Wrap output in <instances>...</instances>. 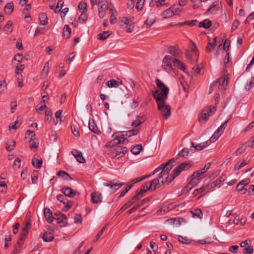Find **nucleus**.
Returning <instances> with one entry per match:
<instances>
[{"instance_id": "1", "label": "nucleus", "mask_w": 254, "mask_h": 254, "mask_svg": "<svg viewBox=\"0 0 254 254\" xmlns=\"http://www.w3.org/2000/svg\"><path fill=\"white\" fill-rule=\"evenodd\" d=\"M155 82L158 88L161 90V92L159 93L158 89L153 91L152 96L153 98L155 100H156L157 97L162 99L166 100L168 98L169 92V88L159 79H156Z\"/></svg>"}, {"instance_id": "2", "label": "nucleus", "mask_w": 254, "mask_h": 254, "mask_svg": "<svg viewBox=\"0 0 254 254\" xmlns=\"http://www.w3.org/2000/svg\"><path fill=\"white\" fill-rule=\"evenodd\" d=\"M156 103L158 109L161 112L165 120L168 119L171 115V106L169 105H165L166 100L160 98L158 97L156 98Z\"/></svg>"}, {"instance_id": "3", "label": "nucleus", "mask_w": 254, "mask_h": 254, "mask_svg": "<svg viewBox=\"0 0 254 254\" xmlns=\"http://www.w3.org/2000/svg\"><path fill=\"white\" fill-rule=\"evenodd\" d=\"M228 80L225 76H223L216 80L214 81L210 85V92L211 93L213 90V87L218 84L219 90L221 92H224L225 90L226 87L227 86Z\"/></svg>"}, {"instance_id": "4", "label": "nucleus", "mask_w": 254, "mask_h": 254, "mask_svg": "<svg viewBox=\"0 0 254 254\" xmlns=\"http://www.w3.org/2000/svg\"><path fill=\"white\" fill-rule=\"evenodd\" d=\"M48 219L49 223L55 220L56 223L59 224L61 227L64 226L67 224V217L65 215L60 213L59 215H57L56 217H53L52 211L49 209Z\"/></svg>"}, {"instance_id": "5", "label": "nucleus", "mask_w": 254, "mask_h": 254, "mask_svg": "<svg viewBox=\"0 0 254 254\" xmlns=\"http://www.w3.org/2000/svg\"><path fill=\"white\" fill-rule=\"evenodd\" d=\"M127 150L126 147L117 146L111 152L112 157L116 159L122 158L127 153Z\"/></svg>"}, {"instance_id": "6", "label": "nucleus", "mask_w": 254, "mask_h": 254, "mask_svg": "<svg viewBox=\"0 0 254 254\" xmlns=\"http://www.w3.org/2000/svg\"><path fill=\"white\" fill-rule=\"evenodd\" d=\"M216 110V106H210L207 109H204L199 118V122H201L202 121L206 122L208 119L209 116L215 112Z\"/></svg>"}, {"instance_id": "7", "label": "nucleus", "mask_w": 254, "mask_h": 254, "mask_svg": "<svg viewBox=\"0 0 254 254\" xmlns=\"http://www.w3.org/2000/svg\"><path fill=\"white\" fill-rule=\"evenodd\" d=\"M174 60L171 56H166L163 60L162 67L166 70H173V72H175V70L173 68V66H174L173 65Z\"/></svg>"}, {"instance_id": "8", "label": "nucleus", "mask_w": 254, "mask_h": 254, "mask_svg": "<svg viewBox=\"0 0 254 254\" xmlns=\"http://www.w3.org/2000/svg\"><path fill=\"white\" fill-rule=\"evenodd\" d=\"M230 119L227 120L223 124H222L215 131L212 136L211 137V142L212 141L214 142L218 139L221 134L223 132L224 129L227 127V124L229 121Z\"/></svg>"}, {"instance_id": "9", "label": "nucleus", "mask_w": 254, "mask_h": 254, "mask_svg": "<svg viewBox=\"0 0 254 254\" xmlns=\"http://www.w3.org/2000/svg\"><path fill=\"white\" fill-rule=\"evenodd\" d=\"M149 190H154L160 188L163 185V181H160L159 178H156L149 182Z\"/></svg>"}, {"instance_id": "10", "label": "nucleus", "mask_w": 254, "mask_h": 254, "mask_svg": "<svg viewBox=\"0 0 254 254\" xmlns=\"http://www.w3.org/2000/svg\"><path fill=\"white\" fill-rule=\"evenodd\" d=\"M104 186L110 188L112 190L111 193H114L116 190L119 189L121 187L125 185L124 183H120L119 181L114 183L111 181L109 183H105L104 184Z\"/></svg>"}, {"instance_id": "11", "label": "nucleus", "mask_w": 254, "mask_h": 254, "mask_svg": "<svg viewBox=\"0 0 254 254\" xmlns=\"http://www.w3.org/2000/svg\"><path fill=\"white\" fill-rule=\"evenodd\" d=\"M204 177V175H201L199 171H197L191 175L190 182L193 184V185L196 186L198 183L199 181Z\"/></svg>"}, {"instance_id": "12", "label": "nucleus", "mask_w": 254, "mask_h": 254, "mask_svg": "<svg viewBox=\"0 0 254 254\" xmlns=\"http://www.w3.org/2000/svg\"><path fill=\"white\" fill-rule=\"evenodd\" d=\"M57 197L58 200L65 204L64 207L63 208L64 211L68 210L71 207V204L72 203V201H67L64 195L59 194L57 195Z\"/></svg>"}, {"instance_id": "13", "label": "nucleus", "mask_w": 254, "mask_h": 254, "mask_svg": "<svg viewBox=\"0 0 254 254\" xmlns=\"http://www.w3.org/2000/svg\"><path fill=\"white\" fill-rule=\"evenodd\" d=\"M91 200L94 203H100L102 201V194L98 192H94L91 194Z\"/></svg>"}, {"instance_id": "14", "label": "nucleus", "mask_w": 254, "mask_h": 254, "mask_svg": "<svg viewBox=\"0 0 254 254\" xmlns=\"http://www.w3.org/2000/svg\"><path fill=\"white\" fill-rule=\"evenodd\" d=\"M62 192L66 196H68L70 198L73 197L77 193V192L69 187L64 188L62 189Z\"/></svg>"}, {"instance_id": "15", "label": "nucleus", "mask_w": 254, "mask_h": 254, "mask_svg": "<svg viewBox=\"0 0 254 254\" xmlns=\"http://www.w3.org/2000/svg\"><path fill=\"white\" fill-rule=\"evenodd\" d=\"M29 143L30 149L34 152L36 151L39 145L38 140L35 137L30 138Z\"/></svg>"}, {"instance_id": "16", "label": "nucleus", "mask_w": 254, "mask_h": 254, "mask_svg": "<svg viewBox=\"0 0 254 254\" xmlns=\"http://www.w3.org/2000/svg\"><path fill=\"white\" fill-rule=\"evenodd\" d=\"M89 128L91 131L97 134H100L101 133L100 130L98 129L97 125H96L94 120L92 121L90 120L89 121Z\"/></svg>"}, {"instance_id": "17", "label": "nucleus", "mask_w": 254, "mask_h": 254, "mask_svg": "<svg viewBox=\"0 0 254 254\" xmlns=\"http://www.w3.org/2000/svg\"><path fill=\"white\" fill-rule=\"evenodd\" d=\"M72 155L76 158L77 161L80 163H83L85 162V160L82 156L81 152L78 150H74L71 152Z\"/></svg>"}, {"instance_id": "18", "label": "nucleus", "mask_w": 254, "mask_h": 254, "mask_svg": "<svg viewBox=\"0 0 254 254\" xmlns=\"http://www.w3.org/2000/svg\"><path fill=\"white\" fill-rule=\"evenodd\" d=\"M125 136H123L122 134L120 136V137L117 140L116 139H114L112 141L109 142L108 144L106 145L107 147H112L114 145H117L118 144H123L126 140V138L124 137Z\"/></svg>"}, {"instance_id": "19", "label": "nucleus", "mask_w": 254, "mask_h": 254, "mask_svg": "<svg viewBox=\"0 0 254 254\" xmlns=\"http://www.w3.org/2000/svg\"><path fill=\"white\" fill-rule=\"evenodd\" d=\"M122 84V81L120 79H117V80L112 79L107 82L106 83L108 87L109 88L115 87L117 88L119 87L120 85Z\"/></svg>"}, {"instance_id": "20", "label": "nucleus", "mask_w": 254, "mask_h": 254, "mask_svg": "<svg viewBox=\"0 0 254 254\" xmlns=\"http://www.w3.org/2000/svg\"><path fill=\"white\" fill-rule=\"evenodd\" d=\"M219 1L218 0H215L214 1L210 6L209 7V8L207 10V12H210L211 14H215L216 13L218 10V8L217 7L218 5H219Z\"/></svg>"}, {"instance_id": "21", "label": "nucleus", "mask_w": 254, "mask_h": 254, "mask_svg": "<svg viewBox=\"0 0 254 254\" xmlns=\"http://www.w3.org/2000/svg\"><path fill=\"white\" fill-rule=\"evenodd\" d=\"M217 43L216 37L214 38L212 41L209 40L207 46L206 48V51L209 52H211L214 51L215 47H216Z\"/></svg>"}, {"instance_id": "22", "label": "nucleus", "mask_w": 254, "mask_h": 254, "mask_svg": "<svg viewBox=\"0 0 254 254\" xmlns=\"http://www.w3.org/2000/svg\"><path fill=\"white\" fill-rule=\"evenodd\" d=\"M181 172V171L180 169L178 167V166L175 168L171 173L168 183H171L177 176L180 174Z\"/></svg>"}, {"instance_id": "23", "label": "nucleus", "mask_w": 254, "mask_h": 254, "mask_svg": "<svg viewBox=\"0 0 254 254\" xmlns=\"http://www.w3.org/2000/svg\"><path fill=\"white\" fill-rule=\"evenodd\" d=\"M211 143V141L207 140L205 142L197 144L195 145L194 147V149H193L194 151H200L204 149V148L206 147L207 146H208Z\"/></svg>"}, {"instance_id": "24", "label": "nucleus", "mask_w": 254, "mask_h": 254, "mask_svg": "<svg viewBox=\"0 0 254 254\" xmlns=\"http://www.w3.org/2000/svg\"><path fill=\"white\" fill-rule=\"evenodd\" d=\"M47 88H48V82H44L43 83V85L42 87V90L43 92L41 93V96L42 98V102L43 103L46 102V100L47 99L48 95H47V93L46 91Z\"/></svg>"}, {"instance_id": "25", "label": "nucleus", "mask_w": 254, "mask_h": 254, "mask_svg": "<svg viewBox=\"0 0 254 254\" xmlns=\"http://www.w3.org/2000/svg\"><path fill=\"white\" fill-rule=\"evenodd\" d=\"M156 19V17L154 15L148 17L144 23L146 28L151 27L155 22Z\"/></svg>"}, {"instance_id": "26", "label": "nucleus", "mask_w": 254, "mask_h": 254, "mask_svg": "<svg viewBox=\"0 0 254 254\" xmlns=\"http://www.w3.org/2000/svg\"><path fill=\"white\" fill-rule=\"evenodd\" d=\"M107 8V5L105 3L100 4L98 6L99 16L100 18H103L106 15V9Z\"/></svg>"}, {"instance_id": "27", "label": "nucleus", "mask_w": 254, "mask_h": 254, "mask_svg": "<svg viewBox=\"0 0 254 254\" xmlns=\"http://www.w3.org/2000/svg\"><path fill=\"white\" fill-rule=\"evenodd\" d=\"M226 176L224 175H222L219 177L216 181L213 182L209 185V189L210 188H213L216 187L217 186L219 185L220 183L224 182L225 180L226 179Z\"/></svg>"}, {"instance_id": "28", "label": "nucleus", "mask_w": 254, "mask_h": 254, "mask_svg": "<svg viewBox=\"0 0 254 254\" xmlns=\"http://www.w3.org/2000/svg\"><path fill=\"white\" fill-rule=\"evenodd\" d=\"M31 225V224L29 221L26 222L22 228V232L20 234V235H22V237L27 236L28 233V229L30 228Z\"/></svg>"}, {"instance_id": "29", "label": "nucleus", "mask_w": 254, "mask_h": 254, "mask_svg": "<svg viewBox=\"0 0 254 254\" xmlns=\"http://www.w3.org/2000/svg\"><path fill=\"white\" fill-rule=\"evenodd\" d=\"M209 190V185H205L199 189L195 190L192 193V196H193V197H194V196H196L198 193H201L204 191H206Z\"/></svg>"}, {"instance_id": "30", "label": "nucleus", "mask_w": 254, "mask_h": 254, "mask_svg": "<svg viewBox=\"0 0 254 254\" xmlns=\"http://www.w3.org/2000/svg\"><path fill=\"white\" fill-rule=\"evenodd\" d=\"M174 6H172L167 9L165 11H164L163 14L164 17L168 18L172 16L173 15H175V11H174Z\"/></svg>"}, {"instance_id": "31", "label": "nucleus", "mask_w": 254, "mask_h": 254, "mask_svg": "<svg viewBox=\"0 0 254 254\" xmlns=\"http://www.w3.org/2000/svg\"><path fill=\"white\" fill-rule=\"evenodd\" d=\"M173 167V164H170L169 166L166 167L163 171H161V173L159 174V177L161 178L162 176L165 177H169V174L170 170L172 169Z\"/></svg>"}, {"instance_id": "32", "label": "nucleus", "mask_w": 254, "mask_h": 254, "mask_svg": "<svg viewBox=\"0 0 254 254\" xmlns=\"http://www.w3.org/2000/svg\"><path fill=\"white\" fill-rule=\"evenodd\" d=\"M250 180L247 179L240 182L236 186V189L238 191L242 190V188H244V187L250 183Z\"/></svg>"}, {"instance_id": "33", "label": "nucleus", "mask_w": 254, "mask_h": 254, "mask_svg": "<svg viewBox=\"0 0 254 254\" xmlns=\"http://www.w3.org/2000/svg\"><path fill=\"white\" fill-rule=\"evenodd\" d=\"M177 166L182 172V171L187 170L189 169L191 167V164L190 162L185 161L184 162L181 163Z\"/></svg>"}, {"instance_id": "34", "label": "nucleus", "mask_w": 254, "mask_h": 254, "mask_svg": "<svg viewBox=\"0 0 254 254\" xmlns=\"http://www.w3.org/2000/svg\"><path fill=\"white\" fill-rule=\"evenodd\" d=\"M145 120L144 116H137L135 121L132 123V126L134 127H137L143 123Z\"/></svg>"}, {"instance_id": "35", "label": "nucleus", "mask_w": 254, "mask_h": 254, "mask_svg": "<svg viewBox=\"0 0 254 254\" xmlns=\"http://www.w3.org/2000/svg\"><path fill=\"white\" fill-rule=\"evenodd\" d=\"M39 19L41 25H45L48 23V16L46 13H42L39 14Z\"/></svg>"}, {"instance_id": "36", "label": "nucleus", "mask_w": 254, "mask_h": 254, "mask_svg": "<svg viewBox=\"0 0 254 254\" xmlns=\"http://www.w3.org/2000/svg\"><path fill=\"white\" fill-rule=\"evenodd\" d=\"M139 132V129L137 128H134L130 130L123 131L122 133L123 136H127L128 137L137 134Z\"/></svg>"}, {"instance_id": "37", "label": "nucleus", "mask_w": 254, "mask_h": 254, "mask_svg": "<svg viewBox=\"0 0 254 254\" xmlns=\"http://www.w3.org/2000/svg\"><path fill=\"white\" fill-rule=\"evenodd\" d=\"M14 4L12 2H9L5 6L4 10L7 14H11L13 11Z\"/></svg>"}, {"instance_id": "38", "label": "nucleus", "mask_w": 254, "mask_h": 254, "mask_svg": "<svg viewBox=\"0 0 254 254\" xmlns=\"http://www.w3.org/2000/svg\"><path fill=\"white\" fill-rule=\"evenodd\" d=\"M173 65L174 66H177L178 68L183 71H185L186 68L185 64L178 59H174L173 61Z\"/></svg>"}, {"instance_id": "39", "label": "nucleus", "mask_w": 254, "mask_h": 254, "mask_svg": "<svg viewBox=\"0 0 254 254\" xmlns=\"http://www.w3.org/2000/svg\"><path fill=\"white\" fill-rule=\"evenodd\" d=\"M15 144V141L14 140H8L5 145V148L7 151L11 152L12 151L14 148Z\"/></svg>"}, {"instance_id": "40", "label": "nucleus", "mask_w": 254, "mask_h": 254, "mask_svg": "<svg viewBox=\"0 0 254 254\" xmlns=\"http://www.w3.org/2000/svg\"><path fill=\"white\" fill-rule=\"evenodd\" d=\"M142 149L143 147L141 145L136 144L131 148V152L132 154L136 155L139 154Z\"/></svg>"}, {"instance_id": "41", "label": "nucleus", "mask_w": 254, "mask_h": 254, "mask_svg": "<svg viewBox=\"0 0 254 254\" xmlns=\"http://www.w3.org/2000/svg\"><path fill=\"white\" fill-rule=\"evenodd\" d=\"M168 52H169L170 54H171L172 55L176 57L178 56L180 53V51L179 50L177 49L175 47H169L167 49Z\"/></svg>"}, {"instance_id": "42", "label": "nucleus", "mask_w": 254, "mask_h": 254, "mask_svg": "<svg viewBox=\"0 0 254 254\" xmlns=\"http://www.w3.org/2000/svg\"><path fill=\"white\" fill-rule=\"evenodd\" d=\"M71 34V28L67 25H65L64 28L63 36L66 38L68 39L70 37Z\"/></svg>"}, {"instance_id": "43", "label": "nucleus", "mask_w": 254, "mask_h": 254, "mask_svg": "<svg viewBox=\"0 0 254 254\" xmlns=\"http://www.w3.org/2000/svg\"><path fill=\"white\" fill-rule=\"evenodd\" d=\"M212 25L211 21L208 19H205L199 24V27H203L205 29L209 28Z\"/></svg>"}, {"instance_id": "44", "label": "nucleus", "mask_w": 254, "mask_h": 254, "mask_svg": "<svg viewBox=\"0 0 254 254\" xmlns=\"http://www.w3.org/2000/svg\"><path fill=\"white\" fill-rule=\"evenodd\" d=\"M42 162V160L41 159H36L34 158L32 160V165L37 169L41 168Z\"/></svg>"}, {"instance_id": "45", "label": "nucleus", "mask_w": 254, "mask_h": 254, "mask_svg": "<svg viewBox=\"0 0 254 254\" xmlns=\"http://www.w3.org/2000/svg\"><path fill=\"white\" fill-rule=\"evenodd\" d=\"M112 33L110 31H104L102 33H99L97 35L98 39L99 40H105L108 38Z\"/></svg>"}, {"instance_id": "46", "label": "nucleus", "mask_w": 254, "mask_h": 254, "mask_svg": "<svg viewBox=\"0 0 254 254\" xmlns=\"http://www.w3.org/2000/svg\"><path fill=\"white\" fill-rule=\"evenodd\" d=\"M149 186V182H146L144 183L142 186L141 189L139 190V191H138V192L142 196H143V194L145 192H146L147 190H148Z\"/></svg>"}, {"instance_id": "47", "label": "nucleus", "mask_w": 254, "mask_h": 254, "mask_svg": "<svg viewBox=\"0 0 254 254\" xmlns=\"http://www.w3.org/2000/svg\"><path fill=\"white\" fill-rule=\"evenodd\" d=\"M166 0H151L150 5L152 6L156 5L157 7L163 6L165 3H164Z\"/></svg>"}, {"instance_id": "48", "label": "nucleus", "mask_w": 254, "mask_h": 254, "mask_svg": "<svg viewBox=\"0 0 254 254\" xmlns=\"http://www.w3.org/2000/svg\"><path fill=\"white\" fill-rule=\"evenodd\" d=\"M19 118L20 117H18L17 120L14 122V123L9 126V129L11 128L16 129L20 126L21 124V122L20 121V120H19Z\"/></svg>"}, {"instance_id": "49", "label": "nucleus", "mask_w": 254, "mask_h": 254, "mask_svg": "<svg viewBox=\"0 0 254 254\" xmlns=\"http://www.w3.org/2000/svg\"><path fill=\"white\" fill-rule=\"evenodd\" d=\"M45 103H43L42 101L40 104H39L37 105L36 110L37 113H41L42 111H43L46 108L47 106L45 104Z\"/></svg>"}, {"instance_id": "50", "label": "nucleus", "mask_w": 254, "mask_h": 254, "mask_svg": "<svg viewBox=\"0 0 254 254\" xmlns=\"http://www.w3.org/2000/svg\"><path fill=\"white\" fill-rule=\"evenodd\" d=\"M63 111L60 110L58 111L56 114H55V117H56V120L54 119L53 122L54 123V124L56 125L59 121H61V117H62V114Z\"/></svg>"}, {"instance_id": "51", "label": "nucleus", "mask_w": 254, "mask_h": 254, "mask_svg": "<svg viewBox=\"0 0 254 254\" xmlns=\"http://www.w3.org/2000/svg\"><path fill=\"white\" fill-rule=\"evenodd\" d=\"M189 149L187 148H183L181 151H180L178 153V155L180 157H184L187 158L189 156Z\"/></svg>"}, {"instance_id": "52", "label": "nucleus", "mask_w": 254, "mask_h": 254, "mask_svg": "<svg viewBox=\"0 0 254 254\" xmlns=\"http://www.w3.org/2000/svg\"><path fill=\"white\" fill-rule=\"evenodd\" d=\"M12 22L11 21H8L4 27L5 31L6 34L10 33L12 31Z\"/></svg>"}, {"instance_id": "53", "label": "nucleus", "mask_w": 254, "mask_h": 254, "mask_svg": "<svg viewBox=\"0 0 254 254\" xmlns=\"http://www.w3.org/2000/svg\"><path fill=\"white\" fill-rule=\"evenodd\" d=\"M175 160L174 158H172L169 160L167 163H163L158 167H160V170H162V171H163V170L165 169L166 167L169 166L171 164L175 163Z\"/></svg>"}, {"instance_id": "54", "label": "nucleus", "mask_w": 254, "mask_h": 254, "mask_svg": "<svg viewBox=\"0 0 254 254\" xmlns=\"http://www.w3.org/2000/svg\"><path fill=\"white\" fill-rule=\"evenodd\" d=\"M195 185H193L189 181L188 184L185 186L182 190V193H185L189 192Z\"/></svg>"}, {"instance_id": "55", "label": "nucleus", "mask_w": 254, "mask_h": 254, "mask_svg": "<svg viewBox=\"0 0 254 254\" xmlns=\"http://www.w3.org/2000/svg\"><path fill=\"white\" fill-rule=\"evenodd\" d=\"M197 22V20H193L191 21H185L184 22L179 23L178 24V25H179L180 26H181L185 24H186L189 26H192L195 25Z\"/></svg>"}, {"instance_id": "56", "label": "nucleus", "mask_w": 254, "mask_h": 254, "mask_svg": "<svg viewBox=\"0 0 254 254\" xmlns=\"http://www.w3.org/2000/svg\"><path fill=\"white\" fill-rule=\"evenodd\" d=\"M178 240L182 244H188L190 243V239H187L186 238H184L181 236H178Z\"/></svg>"}, {"instance_id": "57", "label": "nucleus", "mask_w": 254, "mask_h": 254, "mask_svg": "<svg viewBox=\"0 0 254 254\" xmlns=\"http://www.w3.org/2000/svg\"><path fill=\"white\" fill-rule=\"evenodd\" d=\"M210 166L211 163H207L205 165L202 169L198 170V171H199V173L201 175H204V173L209 168Z\"/></svg>"}, {"instance_id": "58", "label": "nucleus", "mask_w": 254, "mask_h": 254, "mask_svg": "<svg viewBox=\"0 0 254 254\" xmlns=\"http://www.w3.org/2000/svg\"><path fill=\"white\" fill-rule=\"evenodd\" d=\"M21 164V160L19 158H16L15 159L14 164L13 165V167L14 169H19L20 167Z\"/></svg>"}, {"instance_id": "59", "label": "nucleus", "mask_w": 254, "mask_h": 254, "mask_svg": "<svg viewBox=\"0 0 254 254\" xmlns=\"http://www.w3.org/2000/svg\"><path fill=\"white\" fill-rule=\"evenodd\" d=\"M87 4L85 2H80L79 3L78 8L80 10H83L82 12H85L87 10Z\"/></svg>"}, {"instance_id": "60", "label": "nucleus", "mask_w": 254, "mask_h": 254, "mask_svg": "<svg viewBox=\"0 0 254 254\" xmlns=\"http://www.w3.org/2000/svg\"><path fill=\"white\" fill-rule=\"evenodd\" d=\"M142 196L138 192V191L136 192V194L132 196L130 200L133 203L141 198Z\"/></svg>"}, {"instance_id": "61", "label": "nucleus", "mask_w": 254, "mask_h": 254, "mask_svg": "<svg viewBox=\"0 0 254 254\" xmlns=\"http://www.w3.org/2000/svg\"><path fill=\"white\" fill-rule=\"evenodd\" d=\"M26 237H22V235H20L19 239L18 240V241H17V242L16 243V246H19V247L21 248L22 246H23L24 241Z\"/></svg>"}, {"instance_id": "62", "label": "nucleus", "mask_w": 254, "mask_h": 254, "mask_svg": "<svg viewBox=\"0 0 254 254\" xmlns=\"http://www.w3.org/2000/svg\"><path fill=\"white\" fill-rule=\"evenodd\" d=\"M78 19L80 21H82V22L86 21L87 19L86 13L85 12H82Z\"/></svg>"}, {"instance_id": "63", "label": "nucleus", "mask_w": 254, "mask_h": 254, "mask_svg": "<svg viewBox=\"0 0 254 254\" xmlns=\"http://www.w3.org/2000/svg\"><path fill=\"white\" fill-rule=\"evenodd\" d=\"M48 64V63H46L43 67L42 72V77L44 78H46L48 75V68H47V65Z\"/></svg>"}, {"instance_id": "64", "label": "nucleus", "mask_w": 254, "mask_h": 254, "mask_svg": "<svg viewBox=\"0 0 254 254\" xmlns=\"http://www.w3.org/2000/svg\"><path fill=\"white\" fill-rule=\"evenodd\" d=\"M253 248L250 246L245 248L243 250V253L245 254H251L253 252Z\"/></svg>"}]
</instances>
